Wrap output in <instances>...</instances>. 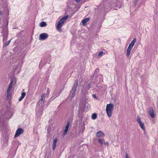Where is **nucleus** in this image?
I'll return each mask as SVG.
<instances>
[{
    "label": "nucleus",
    "instance_id": "7",
    "mask_svg": "<svg viewBox=\"0 0 158 158\" xmlns=\"http://www.w3.org/2000/svg\"><path fill=\"white\" fill-rule=\"evenodd\" d=\"M14 83V80L13 79H12L10 81V82L9 85V86L8 87L7 91V97H10L11 96V94L10 93V91L11 89L12 85Z\"/></svg>",
    "mask_w": 158,
    "mask_h": 158
},
{
    "label": "nucleus",
    "instance_id": "30",
    "mask_svg": "<svg viewBox=\"0 0 158 158\" xmlns=\"http://www.w3.org/2000/svg\"><path fill=\"white\" fill-rule=\"evenodd\" d=\"M81 0H75V1H76V2H79Z\"/></svg>",
    "mask_w": 158,
    "mask_h": 158
},
{
    "label": "nucleus",
    "instance_id": "19",
    "mask_svg": "<svg viewBox=\"0 0 158 158\" xmlns=\"http://www.w3.org/2000/svg\"><path fill=\"white\" fill-rule=\"evenodd\" d=\"M44 65V63L42 61H41L40 62L39 65V67L40 68H41L43 65Z\"/></svg>",
    "mask_w": 158,
    "mask_h": 158
},
{
    "label": "nucleus",
    "instance_id": "38",
    "mask_svg": "<svg viewBox=\"0 0 158 158\" xmlns=\"http://www.w3.org/2000/svg\"><path fill=\"white\" fill-rule=\"evenodd\" d=\"M107 6V7H108V6Z\"/></svg>",
    "mask_w": 158,
    "mask_h": 158
},
{
    "label": "nucleus",
    "instance_id": "36",
    "mask_svg": "<svg viewBox=\"0 0 158 158\" xmlns=\"http://www.w3.org/2000/svg\"><path fill=\"white\" fill-rule=\"evenodd\" d=\"M114 9H117V8H114Z\"/></svg>",
    "mask_w": 158,
    "mask_h": 158
},
{
    "label": "nucleus",
    "instance_id": "27",
    "mask_svg": "<svg viewBox=\"0 0 158 158\" xmlns=\"http://www.w3.org/2000/svg\"><path fill=\"white\" fill-rule=\"evenodd\" d=\"M104 144L105 145L108 146L109 145V143L108 142L106 141V142L104 143Z\"/></svg>",
    "mask_w": 158,
    "mask_h": 158
},
{
    "label": "nucleus",
    "instance_id": "28",
    "mask_svg": "<svg viewBox=\"0 0 158 158\" xmlns=\"http://www.w3.org/2000/svg\"><path fill=\"white\" fill-rule=\"evenodd\" d=\"M92 96L94 98H97V97L95 94H92Z\"/></svg>",
    "mask_w": 158,
    "mask_h": 158
},
{
    "label": "nucleus",
    "instance_id": "25",
    "mask_svg": "<svg viewBox=\"0 0 158 158\" xmlns=\"http://www.w3.org/2000/svg\"><path fill=\"white\" fill-rule=\"evenodd\" d=\"M23 98L22 96H21L19 99V101H21Z\"/></svg>",
    "mask_w": 158,
    "mask_h": 158
},
{
    "label": "nucleus",
    "instance_id": "18",
    "mask_svg": "<svg viewBox=\"0 0 158 158\" xmlns=\"http://www.w3.org/2000/svg\"><path fill=\"white\" fill-rule=\"evenodd\" d=\"M97 117V115L96 113H94L92 114V118L93 119H95Z\"/></svg>",
    "mask_w": 158,
    "mask_h": 158
},
{
    "label": "nucleus",
    "instance_id": "5",
    "mask_svg": "<svg viewBox=\"0 0 158 158\" xmlns=\"http://www.w3.org/2000/svg\"><path fill=\"white\" fill-rule=\"evenodd\" d=\"M78 81L76 80L71 91L70 92V96L71 98H73L75 95V92L77 90V87Z\"/></svg>",
    "mask_w": 158,
    "mask_h": 158
},
{
    "label": "nucleus",
    "instance_id": "32",
    "mask_svg": "<svg viewBox=\"0 0 158 158\" xmlns=\"http://www.w3.org/2000/svg\"><path fill=\"white\" fill-rule=\"evenodd\" d=\"M86 105V103L85 102H84V104H83V106L84 107Z\"/></svg>",
    "mask_w": 158,
    "mask_h": 158
},
{
    "label": "nucleus",
    "instance_id": "34",
    "mask_svg": "<svg viewBox=\"0 0 158 158\" xmlns=\"http://www.w3.org/2000/svg\"><path fill=\"white\" fill-rule=\"evenodd\" d=\"M97 87H99V86H98V85H97Z\"/></svg>",
    "mask_w": 158,
    "mask_h": 158
},
{
    "label": "nucleus",
    "instance_id": "13",
    "mask_svg": "<svg viewBox=\"0 0 158 158\" xmlns=\"http://www.w3.org/2000/svg\"><path fill=\"white\" fill-rule=\"evenodd\" d=\"M96 135L98 137H104V134L103 132L101 131H98L96 134Z\"/></svg>",
    "mask_w": 158,
    "mask_h": 158
},
{
    "label": "nucleus",
    "instance_id": "6",
    "mask_svg": "<svg viewBox=\"0 0 158 158\" xmlns=\"http://www.w3.org/2000/svg\"><path fill=\"white\" fill-rule=\"evenodd\" d=\"M2 33L3 34V41L4 42L6 40L8 36V29L6 27H5L3 28Z\"/></svg>",
    "mask_w": 158,
    "mask_h": 158
},
{
    "label": "nucleus",
    "instance_id": "15",
    "mask_svg": "<svg viewBox=\"0 0 158 158\" xmlns=\"http://www.w3.org/2000/svg\"><path fill=\"white\" fill-rule=\"evenodd\" d=\"M69 123H67V124L66 125V126H65V129L64 131V135H65L66 134V133H67V131H68V129L69 128Z\"/></svg>",
    "mask_w": 158,
    "mask_h": 158
},
{
    "label": "nucleus",
    "instance_id": "1",
    "mask_svg": "<svg viewBox=\"0 0 158 158\" xmlns=\"http://www.w3.org/2000/svg\"><path fill=\"white\" fill-rule=\"evenodd\" d=\"M45 94H43L41 96V98L40 99L37 106L36 110V114L40 116L42 115V110L44 107V100Z\"/></svg>",
    "mask_w": 158,
    "mask_h": 158
},
{
    "label": "nucleus",
    "instance_id": "23",
    "mask_svg": "<svg viewBox=\"0 0 158 158\" xmlns=\"http://www.w3.org/2000/svg\"><path fill=\"white\" fill-rule=\"evenodd\" d=\"M9 44V43L8 42H6L5 43H4V45L5 46H7Z\"/></svg>",
    "mask_w": 158,
    "mask_h": 158
},
{
    "label": "nucleus",
    "instance_id": "17",
    "mask_svg": "<svg viewBox=\"0 0 158 158\" xmlns=\"http://www.w3.org/2000/svg\"><path fill=\"white\" fill-rule=\"evenodd\" d=\"M47 25L46 23L44 22H41L40 25V26L41 27H46Z\"/></svg>",
    "mask_w": 158,
    "mask_h": 158
},
{
    "label": "nucleus",
    "instance_id": "31",
    "mask_svg": "<svg viewBox=\"0 0 158 158\" xmlns=\"http://www.w3.org/2000/svg\"><path fill=\"white\" fill-rule=\"evenodd\" d=\"M55 98V97H52L51 98V99H52V100L54 99Z\"/></svg>",
    "mask_w": 158,
    "mask_h": 158
},
{
    "label": "nucleus",
    "instance_id": "9",
    "mask_svg": "<svg viewBox=\"0 0 158 158\" xmlns=\"http://www.w3.org/2000/svg\"><path fill=\"white\" fill-rule=\"evenodd\" d=\"M23 132L24 131L23 129L20 128L18 129L15 132L14 137L15 138L19 136L20 134L23 133Z\"/></svg>",
    "mask_w": 158,
    "mask_h": 158
},
{
    "label": "nucleus",
    "instance_id": "24",
    "mask_svg": "<svg viewBox=\"0 0 158 158\" xmlns=\"http://www.w3.org/2000/svg\"><path fill=\"white\" fill-rule=\"evenodd\" d=\"M103 53V52L102 51L100 52L98 54V56H100Z\"/></svg>",
    "mask_w": 158,
    "mask_h": 158
},
{
    "label": "nucleus",
    "instance_id": "11",
    "mask_svg": "<svg viewBox=\"0 0 158 158\" xmlns=\"http://www.w3.org/2000/svg\"><path fill=\"white\" fill-rule=\"evenodd\" d=\"M149 114L150 115L152 118H154L155 117V115L154 114V112L153 109L152 107H150L149 108Z\"/></svg>",
    "mask_w": 158,
    "mask_h": 158
},
{
    "label": "nucleus",
    "instance_id": "14",
    "mask_svg": "<svg viewBox=\"0 0 158 158\" xmlns=\"http://www.w3.org/2000/svg\"><path fill=\"white\" fill-rule=\"evenodd\" d=\"M57 140V139L56 138H55L53 140L52 143V149L53 150H55L56 148V144Z\"/></svg>",
    "mask_w": 158,
    "mask_h": 158
},
{
    "label": "nucleus",
    "instance_id": "33",
    "mask_svg": "<svg viewBox=\"0 0 158 158\" xmlns=\"http://www.w3.org/2000/svg\"><path fill=\"white\" fill-rule=\"evenodd\" d=\"M11 39H10V40H9L8 42H9V43L10 44V41L11 40Z\"/></svg>",
    "mask_w": 158,
    "mask_h": 158
},
{
    "label": "nucleus",
    "instance_id": "12",
    "mask_svg": "<svg viewBox=\"0 0 158 158\" xmlns=\"http://www.w3.org/2000/svg\"><path fill=\"white\" fill-rule=\"evenodd\" d=\"M9 10L7 8H6L5 10V12L3 14L1 11H0V18L1 17L2 15L4 16H7L8 15Z\"/></svg>",
    "mask_w": 158,
    "mask_h": 158
},
{
    "label": "nucleus",
    "instance_id": "2",
    "mask_svg": "<svg viewBox=\"0 0 158 158\" xmlns=\"http://www.w3.org/2000/svg\"><path fill=\"white\" fill-rule=\"evenodd\" d=\"M114 109V105L110 103L106 106V113L109 117H110L112 115V111Z\"/></svg>",
    "mask_w": 158,
    "mask_h": 158
},
{
    "label": "nucleus",
    "instance_id": "26",
    "mask_svg": "<svg viewBox=\"0 0 158 158\" xmlns=\"http://www.w3.org/2000/svg\"><path fill=\"white\" fill-rule=\"evenodd\" d=\"M126 158H130L128 154L126 153Z\"/></svg>",
    "mask_w": 158,
    "mask_h": 158
},
{
    "label": "nucleus",
    "instance_id": "8",
    "mask_svg": "<svg viewBox=\"0 0 158 158\" xmlns=\"http://www.w3.org/2000/svg\"><path fill=\"white\" fill-rule=\"evenodd\" d=\"M48 37V35L47 33H43L40 35L39 40H44Z\"/></svg>",
    "mask_w": 158,
    "mask_h": 158
},
{
    "label": "nucleus",
    "instance_id": "22",
    "mask_svg": "<svg viewBox=\"0 0 158 158\" xmlns=\"http://www.w3.org/2000/svg\"><path fill=\"white\" fill-rule=\"evenodd\" d=\"M26 93L25 92H23L21 94V96L23 98H24L26 95Z\"/></svg>",
    "mask_w": 158,
    "mask_h": 158
},
{
    "label": "nucleus",
    "instance_id": "20",
    "mask_svg": "<svg viewBox=\"0 0 158 158\" xmlns=\"http://www.w3.org/2000/svg\"><path fill=\"white\" fill-rule=\"evenodd\" d=\"M98 143L102 145L103 144V140H101V139H98Z\"/></svg>",
    "mask_w": 158,
    "mask_h": 158
},
{
    "label": "nucleus",
    "instance_id": "16",
    "mask_svg": "<svg viewBox=\"0 0 158 158\" xmlns=\"http://www.w3.org/2000/svg\"><path fill=\"white\" fill-rule=\"evenodd\" d=\"M89 18H86L83 19L82 21V25L84 26H85L86 25V23L87 22L89 21Z\"/></svg>",
    "mask_w": 158,
    "mask_h": 158
},
{
    "label": "nucleus",
    "instance_id": "37",
    "mask_svg": "<svg viewBox=\"0 0 158 158\" xmlns=\"http://www.w3.org/2000/svg\"><path fill=\"white\" fill-rule=\"evenodd\" d=\"M10 118H8V119H9Z\"/></svg>",
    "mask_w": 158,
    "mask_h": 158
},
{
    "label": "nucleus",
    "instance_id": "3",
    "mask_svg": "<svg viewBox=\"0 0 158 158\" xmlns=\"http://www.w3.org/2000/svg\"><path fill=\"white\" fill-rule=\"evenodd\" d=\"M68 17L69 16L67 15L65 16L60 20L56 26V28L57 30L59 31H61V27L62 26L63 23L66 21Z\"/></svg>",
    "mask_w": 158,
    "mask_h": 158
},
{
    "label": "nucleus",
    "instance_id": "29",
    "mask_svg": "<svg viewBox=\"0 0 158 158\" xmlns=\"http://www.w3.org/2000/svg\"><path fill=\"white\" fill-rule=\"evenodd\" d=\"M90 84H89L88 85V89H90Z\"/></svg>",
    "mask_w": 158,
    "mask_h": 158
},
{
    "label": "nucleus",
    "instance_id": "10",
    "mask_svg": "<svg viewBox=\"0 0 158 158\" xmlns=\"http://www.w3.org/2000/svg\"><path fill=\"white\" fill-rule=\"evenodd\" d=\"M137 122L139 123L140 126L141 128L143 130H145V128L144 127V123H143L140 119V118L138 117H137Z\"/></svg>",
    "mask_w": 158,
    "mask_h": 158
},
{
    "label": "nucleus",
    "instance_id": "21",
    "mask_svg": "<svg viewBox=\"0 0 158 158\" xmlns=\"http://www.w3.org/2000/svg\"><path fill=\"white\" fill-rule=\"evenodd\" d=\"M47 94H46V95L45 96H47V97L49 95V92H50V90H49V89L48 88H47Z\"/></svg>",
    "mask_w": 158,
    "mask_h": 158
},
{
    "label": "nucleus",
    "instance_id": "35",
    "mask_svg": "<svg viewBox=\"0 0 158 158\" xmlns=\"http://www.w3.org/2000/svg\"><path fill=\"white\" fill-rule=\"evenodd\" d=\"M138 0H136V1L138 2Z\"/></svg>",
    "mask_w": 158,
    "mask_h": 158
},
{
    "label": "nucleus",
    "instance_id": "4",
    "mask_svg": "<svg viewBox=\"0 0 158 158\" xmlns=\"http://www.w3.org/2000/svg\"><path fill=\"white\" fill-rule=\"evenodd\" d=\"M136 38H134L131 43L129 44V46L127 51V57H129L130 54V52L132 50L133 46L135 45L136 42Z\"/></svg>",
    "mask_w": 158,
    "mask_h": 158
}]
</instances>
